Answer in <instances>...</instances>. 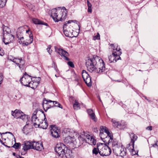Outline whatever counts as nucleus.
Returning <instances> with one entry per match:
<instances>
[{
	"label": "nucleus",
	"mask_w": 158,
	"mask_h": 158,
	"mask_svg": "<svg viewBox=\"0 0 158 158\" xmlns=\"http://www.w3.org/2000/svg\"><path fill=\"white\" fill-rule=\"evenodd\" d=\"M85 63L88 70L91 73H101L107 69L103 60L97 56L87 60Z\"/></svg>",
	"instance_id": "1"
},
{
	"label": "nucleus",
	"mask_w": 158,
	"mask_h": 158,
	"mask_svg": "<svg viewBox=\"0 0 158 158\" xmlns=\"http://www.w3.org/2000/svg\"><path fill=\"white\" fill-rule=\"evenodd\" d=\"M46 120L45 114L41 109H37L34 112L31 117V122L35 127L40 126L43 129H47L48 124Z\"/></svg>",
	"instance_id": "2"
},
{
	"label": "nucleus",
	"mask_w": 158,
	"mask_h": 158,
	"mask_svg": "<svg viewBox=\"0 0 158 158\" xmlns=\"http://www.w3.org/2000/svg\"><path fill=\"white\" fill-rule=\"evenodd\" d=\"M51 13V16L55 22L63 21L66 18L67 13L61 9H52Z\"/></svg>",
	"instance_id": "3"
},
{
	"label": "nucleus",
	"mask_w": 158,
	"mask_h": 158,
	"mask_svg": "<svg viewBox=\"0 0 158 158\" xmlns=\"http://www.w3.org/2000/svg\"><path fill=\"white\" fill-rule=\"evenodd\" d=\"M10 29L8 27L5 26L3 28V42L5 44L11 43L14 39V35L10 34Z\"/></svg>",
	"instance_id": "4"
},
{
	"label": "nucleus",
	"mask_w": 158,
	"mask_h": 158,
	"mask_svg": "<svg viewBox=\"0 0 158 158\" xmlns=\"http://www.w3.org/2000/svg\"><path fill=\"white\" fill-rule=\"evenodd\" d=\"M99 153L102 156H109L111 153V150L109 147L106 144L101 143L100 145Z\"/></svg>",
	"instance_id": "5"
},
{
	"label": "nucleus",
	"mask_w": 158,
	"mask_h": 158,
	"mask_svg": "<svg viewBox=\"0 0 158 158\" xmlns=\"http://www.w3.org/2000/svg\"><path fill=\"white\" fill-rule=\"evenodd\" d=\"M32 79L31 76L25 72L23 77L20 78V81L23 85L28 87Z\"/></svg>",
	"instance_id": "6"
},
{
	"label": "nucleus",
	"mask_w": 158,
	"mask_h": 158,
	"mask_svg": "<svg viewBox=\"0 0 158 158\" xmlns=\"http://www.w3.org/2000/svg\"><path fill=\"white\" fill-rule=\"evenodd\" d=\"M66 147L63 143H57L55 148V150L58 156L61 157L62 155L64 153Z\"/></svg>",
	"instance_id": "7"
},
{
	"label": "nucleus",
	"mask_w": 158,
	"mask_h": 158,
	"mask_svg": "<svg viewBox=\"0 0 158 158\" xmlns=\"http://www.w3.org/2000/svg\"><path fill=\"white\" fill-rule=\"evenodd\" d=\"M112 149L113 152L116 156L123 157L126 154V149L120 146L114 147Z\"/></svg>",
	"instance_id": "8"
},
{
	"label": "nucleus",
	"mask_w": 158,
	"mask_h": 158,
	"mask_svg": "<svg viewBox=\"0 0 158 158\" xmlns=\"http://www.w3.org/2000/svg\"><path fill=\"white\" fill-rule=\"evenodd\" d=\"M76 22L77 21L76 20H69L67 22V23H65L63 27V30L64 33L66 36L70 38H73L74 37L72 34L73 32H71L73 31V30L72 29V31H70L69 28H67L66 27V26H67V23H70L72 22Z\"/></svg>",
	"instance_id": "9"
},
{
	"label": "nucleus",
	"mask_w": 158,
	"mask_h": 158,
	"mask_svg": "<svg viewBox=\"0 0 158 158\" xmlns=\"http://www.w3.org/2000/svg\"><path fill=\"white\" fill-rule=\"evenodd\" d=\"M55 51L60 55L61 56L66 60H69V59L68 57L69 55L68 53L63 49L56 46L55 47Z\"/></svg>",
	"instance_id": "10"
},
{
	"label": "nucleus",
	"mask_w": 158,
	"mask_h": 158,
	"mask_svg": "<svg viewBox=\"0 0 158 158\" xmlns=\"http://www.w3.org/2000/svg\"><path fill=\"white\" fill-rule=\"evenodd\" d=\"M82 77L84 81L89 87L92 85L91 77L88 73L85 70H83L82 73Z\"/></svg>",
	"instance_id": "11"
},
{
	"label": "nucleus",
	"mask_w": 158,
	"mask_h": 158,
	"mask_svg": "<svg viewBox=\"0 0 158 158\" xmlns=\"http://www.w3.org/2000/svg\"><path fill=\"white\" fill-rule=\"evenodd\" d=\"M26 32L27 33H28L29 35V37L30 38L29 41L27 42L24 43V41L23 40L24 39V38L23 37L20 38V39L19 38V43L20 44H24L25 45L27 46L32 43V42L33 41V35L32 34V32L31 31H30L29 30H27L26 31Z\"/></svg>",
	"instance_id": "12"
},
{
	"label": "nucleus",
	"mask_w": 158,
	"mask_h": 158,
	"mask_svg": "<svg viewBox=\"0 0 158 158\" xmlns=\"http://www.w3.org/2000/svg\"><path fill=\"white\" fill-rule=\"evenodd\" d=\"M10 60L17 65L21 70L23 69L25 62L22 59V58H14L12 59H10Z\"/></svg>",
	"instance_id": "13"
},
{
	"label": "nucleus",
	"mask_w": 158,
	"mask_h": 158,
	"mask_svg": "<svg viewBox=\"0 0 158 158\" xmlns=\"http://www.w3.org/2000/svg\"><path fill=\"white\" fill-rule=\"evenodd\" d=\"M34 78L36 79V80L33 81L32 80V82L31 81L28 86V87H31L33 89H35L38 86L41 80L40 77H35Z\"/></svg>",
	"instance_id": "14"
},
{
	"label": "nucleus",
	"mask_w": 158,
	"mask_h": 158,
	"mask_svg": "<svg viewBox=\"0 0 158 158\" xmlns=\"http://www.w3.org/2000/svg\"><path fill=\"white\" fill-rule=\"evenodd\" d=\"M51 134L52 137L55 138H58L59 136V130L55 126L51 125Z\"/></svg>",
	"instance_id": "15"
},
{
	"label": "nucleus",
	"mask_w": 158,
	"mask_h": 158,
	"mask_svg": "<svg viewBox=\"0 0 158 158\" xmlns=\"http://www.w3.org/2000/svg\"><path fill=\"white\" fill-rule=\"evenodd\" d=\"M52 102L55 103V106H57L61 109L62 108V106L58 102L56 101H52L49 99H46L45 98L44 99L42 105L43 107L46 106L45 105L48 104V103H51Z\"/></svg>",
	"instance_id": "16"
},
{
	"label": "nucleus",
	"mask_w": 158,
	"mask_h": 158,
	"mask_svg": "<svg viewBox=\"0 0 158 158\" xmlns=\"http://www.w3.org/2000/svg\"><path fill=\"white\" fill-rule=\"evenodd\" d=\"M73 157V153L72 151L69 149H67V148L65 149V151H64L62 155L61 158H72Z\"/></svg>",
	"instance_id": "17"
},
{
	"label": "nucleus",
	"mask_w": 158,
	"mask_h": 158,
	"mask_svg": "<svg viewBox=\"0 0 158 158\" xmlns=\"http://www.w3.org/2000/svg\"><path fill=\"white\" fill-rule=\"evenodd\" d=\"M129 135L131 139V141L130 143L127 145V147L129 148L131 145L132 147L134 148L135 142L137 139L138 137L132 133L129 134Z\"/></svg>",
	"instance_id": "18"
},
{
	"label": "nucleus",
	"mask_w": 158,
	"mask_h": 158,
	"mask_svg": "<svg viewBox=\"0 0 158 158\" xmlns=\"http://www.w3.org/2000/svg\"><path fill=\"white\" fill-rule=\"evenodd\" d=\"M22 114H23V112L21 110H16L14 111H11L12 115L16 118H20Z\"/></svg>",
	"instance_id": "19"
},
{
	"label": "nucleus",
	"mask_w": 158,
	"mask_h": 158,
	"mask_svg": "<svg viewBox=\"0 0 158 158\" xmlns=\"http://www.w3.org/2000/svg\"><path fill=\"white\" fill-rule=\"evenodd\" d=\"M112 122L113 123V126L119 128L120 129L124 128L126 127V124H123L122 123H121L119 122H116L115 120L113 119L112 120Z\"/></svg>",
	"instance_id": "20"
},
{
	"label": "nucleus",
	"mask_w": 158,
	"mask_h": 158,
	"mask_svg": "<svg viewBox=\"0 0 158 158\" xmlns=\"http://www.w3.org/2000/svg\"><path fill=\"white\" fill-rule=\"evenodd\" d=\"M87 112L90 118L94 122H96L97 121V119L96 117L95 114L93 112V110L91 109H88L87 110Z\"/></svg>",
	"instance_id": "21"
},
{
	"label": "nucleus",
	"mask_w": 158,
	"mask_h": 158,
	"mask_svg": "<svg viewBox=\"0 0 158 158\" xmlns=\"http://www.w3.org/2000/svg\"><path fill=\"white\" fill-rule=\"evenodd\" d=\"M32 148H33V145H32L31 141H26L25 142L24 146L23 148V149L26 151L31 149H32Z\"/></svg>",
	"instance_id": "22"
},
{
	"label": "nucleus",
	"mask_w": 158,
	"mask_h": 158,
	"mask_svg": "<svg viewBox=\"0 0 158 158\" xmlns=\"http://www.w3.org/2000/svg\"><path fill=\"white\" fill-rule=\"evenodd\" d=\"M74 139V138L69 136L65 138V139H64V141L65 143L71 144L72 146L73 141Z\"/></svg>",
	"instance_id": "23"
},
{
	"label": "nucleus",
	"mask_w": 158,
	"mask_h": 158,
	"mask_svg": "<svg viewBox=\"0 0 158 158\" xmlns=\"http://www.w3.org/2000/svg\"><path fill=\"white\" fill-rule=\"evenodd\" d=\"M113 140V139L110 138V137L106 136L105 138H103V141L105 143V144L110 145V143H111V142H112Z\"/></svg>",
	"instance_id": "24"
},
{
	"label": "nucleus",
	"mask_w": 158,
	"mask_h": 158,
	"mask_svg": "<svg viewBox=\"0 0 158 158\" xmlns=\"http://www.w3.org/2000/svg\"><path fill=\"white\" fill-rule=\"evenodd\" d=\"M85 135L81 134L80 135L78 138L79 140L80 143H81V146L82 145L84 142H87V140L85 139Z\"/></svg>",
	"instance_id": "25"
},
{
	"label": "nucleus",
	"mask_w": 158,
	"mask_h": 158,
	"mask_svg": "<svg viewBox=\"0 0 158 158\" xmlns=\"http://www.w3.org/2000/svg\"><path fill=\"white\" fill-rule=\"evenodd\" d=\"M118 53H117L116 51L113 52V54L114 56L116 58L115 59V62H116L118 60H121V58L120 56L121 55L122 53V52H118Z\"/></svg>",
	"instance_id": "26"
},
{
	"label": "nucleus",
	"mask_w": 158,
	"mask_h": 158,
	"mask_svg": "<svg viewBox=\"0 0 158 158\" xmlns=\"http://www.w3.org/2000/svg\"><path fill=\"white\" fill-rule=\"evenodd\" d=\"M72 146L75 148H77L81 146V143H80L78 138L77 139H74L73 140Z\"/></svg>",
	"instance_id": "27"
},
{
	"label": "nucleus",
	"mask_w": 158,
	"mask_h": 158,
	"mask_svg": "<svg viewBox=\"0 0 158 158\" xmlns=\"http://www.w3.org/2000/svg\"><path fill=\"white\" fill-rule=\"evenodd\" d=\"M49 103H48V104L46 106H46L43 107L44 110L45 112L47 111L48 109H49L52 107L55 106V103L52 102L50 104H49Z\"/></svg>",
	"instance_id": "28"
},
{
	"label": "nucleus",
	"mask_w": 158,
	"mask_h": 158,
	"mask_svg": "<svg viewBox=\"0 0 158 158\" xmlns=\"http://www.w3.org/2000/svg\"><path fill=\"white\" fill-rule=\"evenodd\" d=\"M37 143L34 149L38 151H41L43 149L42 144L41 143H40L38 141L37 142Z\"/></svg>",
	"instance_id": "29"
},
{
	"label": "nucleus",
	"mask_w": 158,
	"mask_h": 158,
	"mask_svg": "<svg viewBox=\"0 0 158 158\" xmlns=\"http://www.w3.org/2000/svg\"><path fill=\"white\" fill-rule=\"evenodd\" d=\"M101 147V146H100V145H97V148H94L93 149L92 151L93 153L95 154V155H97L98 153H99L100 152V148Z\"/></svg>",
	"instance_id": "30"
},
{
	"label": "nucleus",
	"mask_w": 158,
	"mask_h": 158,
	"mask_svg": "<svg viewBox=\"0 0 158 158\" xmlns=\"http://www.w3.org/2000/svg\"><path fill=\"white\" fill-rule=\"evenodd\" d=\"M32 22L35 24H43L44 22L37 19L34 18L32 19Z\"/></svg>",
	"instance_id": "31"
},
{
	"label": "nucleus",
	"mask_w": 158,
	"mask_h": 158,
	"mask_svg": "<svg viewBox=\"0 0 158 158\" xmlns=\"http://www.w3.org/2000/svg\"><path fill=\"white\" fill-rule=\"evenodd\" d=\"M111 143H110V145L111 144L112 149L114 147H117L118 146V142L115 139H113L112 142H111Z\"/></svg>",
	"instance_id": "32"
},
{
	"label": "nucleus",
	"mask_w": 158,
	"mask_h": 158,
	"mask_svg": "<svg viewBox=\"0 0 158 158\" xmlns=\"http://www.w3.org/2000/svg\"><path fill=\"white\" fill-rule=\"evenodd\" d=\"M108 58L110 63L115 62V59L116 58L114 56V55L113 54V52L111 55L109 56Z\"/></svg>",
	"instance_id": "33"
},
{
	"label": "nucleus",
	"mask_w": 158,
	"mask_h": 158,
	"mask_svg": "<svg viewBox=\"0 0 158 158\" xmlns=\"http://www.w3.org/2000/svg\"><path fill=\"white\" fill-rule=\"evenodd\" d=\"M30 117L28 115H26L24 113H23V114H22V115L20 118L22 119L23 120H24L26 119H28Z\"/></svg>",
	"instance_id": "34"
},
{
	"label": "nucleus",
	"mask_w": 158,
	"mask_h": 158,
	"mask_svg": "<svg viewBox=\"0 0 158 158\" xmlns=\"http://www.w3.org/2000/svg\"><path fill=\"white\" fill-rule=\"evenodd\" d=\"M7 0H0V8H2L5 6Z\"/></svg>",
	"instance_id": "35"
},
{
	"label": "nucleus",
	"mask_w": 158,
	"mask_h": 158,
	"mask_svg": "<svg viewBox=\"0 0 158 158\" xmlns=\"http://www.w3.org/2000/svg\"><path fill=\"white\" fill-rule=\"evenodd\" d=\"M85 139L87 140V142L88 141H90L91 143V141L93 139V137L92 136H91L89 135H85Z\"/></svg>",
	"instance_id": "36"
},
{
	"label": "nucleus",
	"mask_w": 158,
	"mask_h": 158,
	"mask_svg": "<svg viewBox=\"0 0 158 158\" xmlns=\"http://www.w3.org/2000/svg\"><path fill=\"white\" fill-rule=\"evenodd\" d=\"M73 107L74 109L77 110L79 108V107L78 102H75L73 104Z\"/></svg>",
	"instance_id": "37"
},
{
	"label": "nucleus",
	"mask_w": 158,
	"mask_h": 158,
	"mask_svg": "<svg viewBox=\"0 0 158 158\" xmlns=\"http://www.w3.org/2000/svg\"><path fill=\"white\" fill-rule=\"evenodd\" d=\"M51 45H49L48 46V48H47V50L48 52L50 54H51L52 52V50L51 49Z\"/></svg>",
	"instance_id": "38"
},
{
	"label": "nucleus",
	"mask_w": 158,
	"mask_h": 158,
	"mask_svg": "<svg viewBox=\"0 0 158 158\" xmlns=\"http://www.w3.org/2000/svg\"><path fill=\"white\" fill-rule=\"evenodd\" d=\"M132 148H132L131 149V150L130 152L132 156H133V155H136V154H137L138 153V152H135V150H134V148H133V147H132Z\"/></svg>",
	"instance_id": "39"
},
{
	"label": "nucleus",
	"mask_w": 158,
	"mask_h": 158,
	"mask_svg": "<svg viewBox=\"0 0 158 158\" xmlns=\"http://www.w3.org/2000/svg\"><path fill=\"white\" fill-rule=\"evenodd\" d=\"M21 144L20 143H15V144L12 146L13 147L15 148V149H18L20 145Z\"/></svg>",
	"instance_id": "40"
},
{
	"label": "nucleus",
	"mask_w": 158,
	"mask_h": 158,
	"mask_svg": "<svg viewBox=\"0 0 158 158\" xmlns=\"http://www.w3.org/2000/svg\"><path fill=\"white\" fill-rule=\"evenodd\" d=\"M100 39V35L98 33H97V35L94 36L93 40H99Z\"/></svg>",
	"instance_id": "41"
},
{
	"label": "nucleus",
	"mask_w": 158,
	"mask_h": 158,
	"mask_svg": "<svg viewBox=\"0 0 158 158\" xmlns=\"http://www.w3.org/2000/svg\"><path fill=\"white\" fill-rule=\"evenodd\" d=\"M88 6V12L91 13L92 11L91 6L92 5L90 3L88 4H87Z\"/></svg>",
	"instance_id": "42"
},
{
	"label": "nucleus",
	"mask_w": 158,
	"mask_h": 158,
	"mask_svg": "<svg viewBox=\"0 0 158 158\" xmlns=\"http://www.w3.org/2000/svg\"><path fill=\"white\" fill-rule=\"evenodd\" d=\"M100 136L101 139L103 140V138H105L106 135L104 134L103 133H100Z\"/></svg>",
	"instance_id": "43"
},
{
	"label": "nucleus",
	"mask_w": 158,
	"mask_h": 158,
	"mask_svg": "<svg viewBox=\"0 0 158 158\" xmlns=\"http://www.w3.org/2000/svg\"><path fill=\"white\" fill-rule=\"evenodd\" d=\"M68 64L69 66L72 68H74V64H73V62L72 61H69L68 62Z\"/></svg>",
	"instance_id": "44"
},
{
	"label": "nucleus",
	"mask_w": 158,
	"mask_h": 158,
	"mask_svg": "<svg viewBox=\"0 0 158 158\" xmlns=\"http://www.w3.org/2000/svg\"><path fill=\"white\" fill-rule=\"evenodd\" d=\"M104 127L103 126H102L100 127V133H103V132L104 131V129H105V127Z\"/></svg>",
	"instance_id": "45"
},
{
	"label": "nucleus",
	"mask_w": 158,
	"mask_h": 158,
	"mask_svg": "<svg viewBox=\"0 0 158 158\" xmlns=\"http://www.w3.org/2000/svg\"><path fill=\"white\" fill-rule=\"evenodd\" d=\"M121 49L118 47H117L115 49H113V52L114 51H116L117 53H118V52H121Z\"/></svg>",
	"instance_id": "46"
},
{
	"label": "nucleus",
	"mask_w": 158,
	"mask_h": 158,
	"mask_svg": "<svg viewBox=\"0 0 158 158\" xmlns=\"http://www.w3.org/2000/svg\"><path fill=\"white\" fill-rule=\"evenodd\" d=\"M37 142H35V141H31V144L32 145H33V148H32V149H35V146H36V144H37Z\"/></svg>",
	"instance_id": "47"
},
{
	"label": "nucleus",
	"mask_w": 158,
	"mask_h": 158,
	"mask_svg": "<svg viewBox=\"0 0 158 158\" xmlns=\"http://www.w3.org/2000/svg\"><path fill=\"white\" fill-rule=\"evenodd\" d=\"M4 55L3 52V50L2 49V48L0 47V55L3 56Z\"/></svg>",
	"instance_id": "48"
},
{
	"label": "nucleus",
	"mask_w": 158,
	"mask_h": 158,
	"mask_svg": "<svg viewBox=\"0 0 158 158\" xmlns=\"http://www.w3.org/2000/svg\"><path fill=\"white\" fill-rule=\"evenodd\" d=\"M106 135H107L106 136L110 137V138L113 139V136L112 133L109 132V133H108Z\"/></svg>",
	"instance_id": "49"
},
{
	"label": "nucleus",
	"mask_w": 158,
	"mask_h": 158,
	"mask_svg": "<svg viewBox=\"0 0 158 158\" xmlns=\"http://www.w3.org/2000/svg\"><path fill=\"white\" fill-rule=\"evenodd\" d=\"M7 133L10 134L11 135H12L14 136V135H13V134L12 133H11V132H6L5 133H2L0 132V134L1 135H2V134H7Z\"/></svg>",
	"instance_id": "50"
},
{
	"label": "nucleus",
	"mask_w": 158,
	"mask_h": 158,
	"mask_svg": "<svg viewBox=\"0 0 158 158\" xmlns=\"http://www.w3.org/2000/svg\"><path fill=\"white\" fill-rule=\"evenodd\" d=\"M104 132L107 134L108 133H109V131L108 129L106 127H105Z\"/></svg>",
	"instance_id": "51"
},
{
	"label": "nucleus",
	"mask_w": 158,
	"mask_h": 158,
	"mask_svg": "<svg viewBox=\"0 0 158 158\" xmlns=\"http://www.w3.org/2000/svg\"><path fill=\"white\" fill-rule=\"evenodd\" d=\"M91 143H92L93 145H95L96 144V140L93 138V139L91 141Z\"/></svg>",
	"instance_id": "52"
},
{
	"label": "nucleus",
	"mask_w": 158,
	"mask_h": 158,
	"mask_svg": "<svg viewBox=\"0 0 158 158\" xmlns=\"http://www.w3.org/2000/svg\"><path fill=\"white\" fill-rule=\"evenodd\" d=\"M146 129L148 130L151 131L152 130V127L151 126L148 127L146 128Z\"/></svg>",
	"instance_id": "53"
},
{
	"label": "nucleus",
	"mask_w": 158,
	"mask_h": 158,
	"mask_svg": "<svg viewBox=\"0 0 158 158\" xmlns=\"http://www.w3.org/2000/svg\"><path fill=\"white\" fill-rule=\"evenodd\" d=\"M156 146L158 147V141L156 142V143L153 144L152 145V146L154 147H155Z\"/></svg>",
	"instance_id": "54"
},
{
	"label": "nucleus",
	"mask_w": 158,
	"mask_h": 158,
	"mask_svg": "<svg viewBox=\"0 0 158 158\" xmlns=\"http://www.w3.org/2000/svg\"><path fill=\"white\" fill-rule=\"evenodd\" d=\"M75 81H76L77 82H79L81 81V79L80 78L78 77L75 80Z\"/></svg>",
	"instance_id": "55"
},
{
	"label": "nucleus",
	"mask_w": 158,
	"mask_h": 158,
	"mask_svg": "<svg viewBox=\"0 0 158 158\" xmlns=\"http://www.w3.org/2000/svg\"><path fill=\"white\" fill-rule=\"evenodd\" d=\"M94 131L95 132H97L98 131V130L97 128H94Z\"/></svg>",
	"instance_id": "56"
},
{
	"label": "nucleus",
	"mask_w": 158,
	"mask_h": 158,
	"mask_svg": "<svg viewBox=\"0 0 158 158\" xmlns=\"http://www.w3.org/2000/svg\"><path fill=\"white\" fill-rule=\"evenodd\" d=\"M1 143H2V144L3 145H4L6 147H7L8 148H10V147H9V146H7V145H6L2 141V142H1Z\"/></svg>",
	"instance_id": "57"
},
{
	"label": "nucleus",
	"mask_w": 158,
	"mask_h": 158,
	"mask_svg": "<svg viewBox=\"0 0 158 158\" xmlns=\"http://www.w3.org/2000/svg\"><path fill=\"white\" fill-rule=\"evenodd\" d=\"M17 158H24L23 157H22L21 156H20L19 155H18L17 156H16Z\"/></svg>",
	"instance_id": "58"
},
{
	"label": "nucleus",
	"mask_w": 158,
	"mask_h": 158,
	"mask_svg": "<svg viewBox=\"0 0 158 158\" xmlns=\"http://www.w3.org/2000/svg\"><path fill=\"white\" fill-rule=\"evenodd\" d=\"M78 83L77 84V85H79V86H80L81 85V81L79 82H77Z\"/></svg>",
	"instance_id": "59"
},
{
	"label": "nucleus",
	"mask_w": 158,
	"mask_h": 158,
	"mask_svg": "<svg viewBox=\"0 0 158 158\" xmlns=\"http://www.w3.org/2000/svg\"><path fill=\"white\" fill-rule=\"evenodd\" d=\"M62 9H63V10H62V11H64V12H65L64 10H66V9H65V8L64 7H62Z\"/></svg>",
	"instance_id": "60"
},
{
	"label": "nucleus",
	"mask_w": 158,
	"mask_h": 158,
	"mask_svg": "<svg viewBox=\"0 0 158 158\" xmlns=\"http://www.w3.org/2000/svg\"><path fill=\"white\" fill-rule=\"evenodd\" d=\"M31 10H32V11H34V9L32 7L31 8Z\"/></svg>",
	"instance_id": "61"
},
{
	"label": "nucleus",
	"mask_w": 158,
	"mask_h": 158,
	"mask_svg": "<svg viewBox=\"0 0 158 158\" xmlns=\"http://www.w3.org/2000/svg\"><path fill=\"white\" fill-rule=\"evenodd\" d=\"M145 97V99H146L147 100H148V101L149 102H150V100H148L146 97Z\"/></svg>",
	"instance_id": "62"
},
{
	"label": "nucleus",
	"mask_w": 158,
	"mask_h": 158,
	"mask_svg": "<svg viewBox=\"0 0 158 158\" xmlns=\"http://www.w3.org/2000/svg\"><path fill=\"white\" fill-rule=\"evenodd\" d=\"M15 154H15V152H13V156H15Z\"/></svg>",
	"instance_id": "63"
},
{
	"label": "nucleus",
	"mask_w": 158,
	"mask_h": 158,
	"mask_svg": "<svg viewBox=\"0 0 158 158\" xmlns=\"http://www.w3.org/2000/svg\"><path fill=\"white\" fill-rule=\"evenodd\" d=\"M87 4H89V3H90L89 2V1L88 0H87Z\"/></svg>",
	"instance_id": "64"
}]
</instances>
